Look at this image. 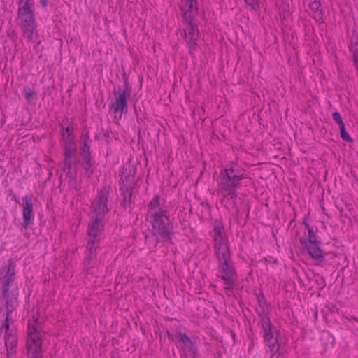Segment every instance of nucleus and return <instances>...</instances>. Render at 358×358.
<instances>
[{
    "label": "nucleus",
    "instance_id": "b1692460",
    "mask_svg": "<svg viewBox=\"0 0 358 358\" xmlns=\"http://www.w3.org/2000/svg\"><path fill=\"white\" fill-rule=\"evenodd\" d=\"M332 118L338 124L339 127L344 125V122H343L342 117L338 112H337V111L334 112L332 114Z\"/></svg>",
    "mask_w": 358,
    "mask_h": 358
},
{
    "label": "nucleus",
    "instance_id": "6e6552de",
    "mask_svg": "<svg viewBox=\"0 0 358 358\" xmlns=\"http://www.w3.org/2000/svg\"><path fill=\"white\" fill-rule=\"evenodd\" d=\"M62 147L64 148V171L70 169L72 165V159L75 156L77 145L75 141L73 127L68 126L62 130Z\"/></svg>",
    "mask_w": 358,
    "mask_h": 358
},
{
    "label": "nucleus",
    "instance_id": "2eb2a0df",
    "mask_svg": "<svg viewBox=\"0 0 358 358\" xmlns=\"http://www.w3.org/2000/svg\"><path fill=\"white\" fill-rule=\"evenodd\" d=\"M2 287H10L14 281L15 275V264L12 259L8 260L1 268Z\"/></svg>",
    "mask_w": 358,
    "mask_h": 358
},
{
    "label": "nucleus",
    "instance_id": "4468645a",
    "mask_svg": "<svg viewBox=\"0 0 358 358\" xmlns=\"http://www.w3.org/2000/svg\"><path fill=\"white\" fill-rule=\"evenodd\" d=\"M105 219L103 217H92L88 225L87 235L89 239L101 240V235L104 230Z\"/></svg>",
    "mask_w": 358,
    "mask_h": 358
},
{
    "label": "nucleus",
    "instance_id": "dca6fc26",
    "mask_svg": "<svg viewBox=\"0 0 358 358\" xmlns=\"http://www.w3.org/2000/svg\"><path fill=\"white\" fill-rule=\"evenodd\" d=\"M300 243L306 248L312 258L321 259L324 257V252L319 245V241H305L304 238H301Z\"/></svg>",
    "mask_w": 358,
    "mask_h": 358
},
{
    "label": "nucleus",
    "instance_id": "9b49d317",
    "mask_svg": "<svg viewBox=\"0 0 358 358\" xmlns=\"http://www.w3.org/2000/svg\"><path fill=\"white\" fill-rule=\"evenodd\" d=\"M10 319L6 317L1 327V331L5 330L4 338L8 358H13V355L15 352V348L17 344L16 331L13 329H10Z\"/></svg>",
    "mask_w": 358,
    "mask_h": 358
},
{
    "label": "nucleus",
    "instance_id": "423d86ee",
    "mask_svg": "<svg viewBox=\"0 0 358 358\" xmlns=\"http://www.w3.org/2000/svg\"><path fill=\"white\" fill-rule=\"evenodd\" d=\"M262 329L263 331V337L264 343L268 348L271 357L277 355L280 350L278 337L280 331L274 326L272 325L268 317L264 315L262 317Z\"/></svg>",
    "mask_w": 358,
    "mask_h": 358
},
{
    "label": "nucleus",
    "instance_id": "4be33fe9",
    "mask_svg": "<svg viewBox=\"0 0 358 358\" xmlns=\"http://www.w3.org/2000/svg\"><path fill=\"white\" fill-rule=\"evenodd\" d=\"M306 229H308V238H304L305 241H317L316 238V235L313 231V229L312 227H310L309 225L306 224Z\"/></svg>",
    "mask_w": 358,
    "mask_h": 358
},
{
    "label": "nucleus",
    "instance_id": "cd10ccee",
    "mask_svg": "<svg viewBox=\"0 0 358 358\" xmlns=\"http://www.w3.org/2000/svg\"><path fill=\"white\" fill-rule=\"evenodd\" d=\"M48 0H41V3L43 6H46Z\"/></svg>",
    "mask_w": 358,
    "mask_h": 358
},
{
    "label": "nucleus",
    "instance_id": "f8f14e48",
    "mask_svg": "<svg viewBox=\"0 0 358 358\" xmlns=\"http://www.w3.org/2000/svg\"><path fill=\"white\" fill-rule=\"evenodd\" d=\"M108 195L109 190L106 187H103L98 192L96 198L92 203V217L104 218L105 214L109 211L107 206Z\"/></svg>",
    "mask_w": 358,
    "mask_h": 358
},
{
    "label": "nucleus",
    "instance_id": "a211bd4d",
    "mask_svg": "<svg viewBox=\"0 0 358 358\" xmlns=\"http://www.w3.org/2000/svg\"><path fill=\"white\" fill-rule=\"evenodd\" d=\"M99 240L89 239L87 240L85 251V266L90 267V262L96 257L97 250L99 248Z\"/></svg>",
    "mask_w": 358,
    "mask_h": 358
},
{
    "label": "nucleus",
    "instance_id": "aec40b11",
    "mask_svg": "<svg viewBox=\"0 0 358 358\" xmlns=\"http://www.w3.org/2000/svg\"><path fill=\"white\" fill-rule=\"evenodd\" d=\"M90 138L87 135H83L80 141L81 154L84 158H90Z\"/></svg>",
    "mask_w": 358,
    "mask_h": 358
},
{
    "label": "nucleus",
    "instance_id": "ddd939ff",
    "mask_svg": "<svg viewBox=\"0 0 358 358\" xmlns=\"http://www.w3.org/2000/svg\"><path fill=\"white\" fill-rule=\"evenodd\" d=\"M15 201L22 207L23 225L25 228H27L33 223L34 219L32 196L30 195L24 196L22 199V202H20L17 198L15 199Z\"/></svg>",
    "mask_w": 358,
    "mask_h": 358
},
{
    "label": "nucleus",
    "instance_id": "412c9836",
    "mask_svg": "<svg viewBox=\"0 0 358 358\" xmlns=\"http://www.w3.org/2000/svg\"><path fill=\"white\" fill-rule=\"evenodd\" d=\"M83 168L85 169V173L90 177L92 174V170L91 169L92 164L90 158H84V162L83 164Z\"/></svg>",
    "mask_w": 358,
    "mask_h": 358
},
{
    "label": "nucleus",
    "instance_id": "a878e982",
    "mask_svg": "<svg viewBox=\"0 0 358 358\" xmlns=\"http://www.w3.org/2000/svg\"><path fill=\"white\" fill-rule=\"evenodd\" d=\"M310 7L313 8V9H315V11H316V15H318L319 18L320 19L321 18V14H322V12H321V10H320V4L319 2L315 1L312 3V4L310 5Z\"/></svg>",
    "mask_w": 358,
    "mask_h": 358
},
{
    "label": "nucleus",
    "instance_id": "f3484780",
    "mask_svg": "<svg viewBox=\"0 0 358 358\" xmlns=\"http://www.w3.org/2000/svg\"><path fill=\"white\" fill-rule=\"evenodd\" d=\"M10 287H2V299L5 302L6 308L7 311V316L8 319L10 314L14 310L17 304V296L14 293H10L9 291Z\"/></svg>",
    "mask_w": 358,
    "mask_h": 358
},
{
    "label": "nucleus",
    "instance_id": "1a4fd4ad",
    "mask_svg": "<svg viewBox=\"0 0 358 358\" xmlns=\"http://www.w3.org/2000/svg\"><path fill=\"white\" fill-rule=\"evenodd\" d=\"M221 175L220 188L227 192L228 194L232 197L236 196V189L243 177V174L241 171L231 167L226 169Z\"/></svg>",
    "mask_w": 358,
    "mask_h": 358
},
{
    "label": "nucleus",
    "instance_id": "5701e85b",
    "mask_svg": "<svg viewBox=\"0 0 358 358\" xmlns=\"http://www.w3.org/2000/svg\"><path fill=\"white\" fill-rule=\"evenodd\" d=\"M339 129L341 130V137L347 142H352V139L350 137V136L347 133L345 124L341 127H339Z\"/></svg>",
    "mask_w": 358,
    "mask_h": 358
},
{
    "label": "nucleus",
    "instance_id": "7ed1b4c3",
    "mask_svg": "<svg viewBox=\"0 0 358 358\" xmlns=\"http://www.w3.org/2000/svg\"><path fill=\"white\" fill-rule=\"evenodd\" d=\"M43 333L41 324L34 317L28 322L27 354V358H43L42 343Z\"/></svg>",
    "mask_w": 358,
    "mask_h": 358
},
{
    "label": "nucleus",
    "instance_id": "f257e3e1",
    "mask_svg": "<svg viewBox=\"0 0 358 358\" xmlns=\"http://www.w3.org/2000/svg\"><path fill=\"white\" fill-rule=\"evenodd\" d=\"M148 215L157 241H170L171 231L169 227V214L164 202L158 195H155L150 201L148 207Z\"/></svg>",
    "mask_w": 358,
    "mask_h": 358
},
{
    "label": "nucleus",
    "instance_id": "393cba45",
    "mask_svg": "<svg viewBox=\"0 0 358 358\" xmlns=\"http://www.w3.org/2000/svg\"><path fill=\"white\" fill-rule=\"evenodd\" d=\"M248 6H249L254 10L259 8V0H244Z\"/></svg>",
    "mask_w": 358,
    "mask_h": 358
},
{
    "label": "nucleus",
    "instance_id": "39448f33",
    "mask_svg": "<svg viewBox=\"0 0 358 358\" xmlns=\"http://www.w3.org/2000/svg\"><path fill=\"white\" fill-rule=\"evenodd\" d=\"M214 250L217 262L231 259L229 240L221 222L216 221L214 224Z\"/></svg>",
    "mask_w": 358,
    "mask_h": 358
},
{
    "label": "nucleus",
    "instance_id": "bb28decb",
    "mask_svg": "<svg viewBox=\"0 0 358 358\" xmlns=\"http://www.w3.org/2000/svg\"><path fill=\"white\" fill-rule=\"evenodd\" d=\"M35 95V92L31 90H29L28 91L25 90V98L26 99L30 102Z\"/></svg>",
    "mask_w": 358,
    "mask_h": 358
},
{
    "label": "nucleus",
    "instance_id": "6ab92c4d",
    "mask_svg": "<svg viewBox=\"0 0 358 358\" xmlns=\"http://www.w3.org/2000/svg\"><path fill=\"white\" fill-rule=\"evenodd\" d=\"M180 341L182 343V351L186 356L192 358L198 357V348L188 336L185 334H181Z\"/></svg>",
    "mask_w": 358,
    "mask_h": 358
},
{
    "label": "nucleus",
    "instance_id": "0eeeda50",
    "mask_svg": "<svg viewBox=\"0 0 358 358\" xmlns=\"http://www.w3.org/2000/svg\"><path fill=\"white\" fill-rule=\"evenodd\" d=\"M217 276L224 282V289L227 295L232 293L238 280V275L231 259L218 262Z\"/></svg>",
    "mask_w": 358,
    "mask_h": 358
},
{
    "label": "nucleus",
    "instance_id": "9d476101",
    "mask_svg": "<svg viewBox=\"0 0 358 358\" xmlns=\"http://www.w3.org/2000/svg\"><path fill=\"white\" fill-rule=\"evenodd\" d=\"M131 96V90L126 86L123 90H119L115 94V101L111 104L110 111L114 114H119V118L123 113L128 111L127 100Z\"/></svg>",
    "mask_w": 358,
    "mask_h": 358
},
{
    "label": "nucleus",
    "instance_id": "f03ea898",
    "mask_svg": "<svg viewBox=\"0 0 358 358\" xmlns=\"http://www.w3.org/2000/svg\"><path fill=\"white\" fill-rule=\"evenodd\" d=\"M181 9L184 15V23L185 27L184 34L186 42L189 48V52L192 54L197 50V40L199 37V29L194 23L193 14L197 11L196 0H182Z\"/></svg>",
    "mask_w": 358,
    "mask_h": 358
},
{
    "label": "nucleus",
    "instance_id": "20e7f679",
    "mask_svg": "<svg viewBox=\"0 0 358 358\" xmlns=\"http://www.w3.org/2000/svg\"><path fill=\"white\" fill-rule=\"evenodd\" d=\"M30 0L21 1L18 9V23L22 29L24 36L34 41L37 35L36 24L33 11L31 9Z\"/></svg>",
    "mask_w": 358,
    "mask_h": 358
}]
</instances>
